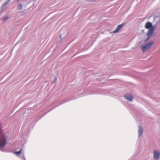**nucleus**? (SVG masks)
Returning <instances> with one entry per match:
<instances>
[{"instance_id": "13", "label": "nucleus", "mask_w": 160, "mask_h": 160, "mask_svg": "<svg viewBox=\"0 0 160 160\" xmlns=\"http://www.w3.org/2000/svg\"><path fill=\"white\" fill-rule=\"evenodd\" d=\"M18 1H19V0H18Z\"/></svg>"}, {"instance_id": "1", "label": "nucleus", "mask_w": 160, "mask_h": 160, "mask_svg": "<svg viewBox=\"0 0 160 160\" xmlns=\"http://www.w3.org/2000/svg\"><path fill=\"white\" fill-rule=\"evenodd\" d=\"M7 143V137L5 134L0 128V149L2 150Z\"/></svg>"}, {"instance_id": "7", "label": "nucleus", "mask_w": 160, "mask_h": 160, "mask_svg": "<svg viewBox=\"0 0 160 160\" xmlns=\"http://www.w3.org/2000/svg\"><path fill=\"white\" fill-rule=\"evenodd\" d=\"M125 97L126 99L128 100V101H132L133 99V97L132 95L125 96Z\"/></svg>"}, {"instance_id": "2", "label": "nucleus", "mask_w": 160, "mask_h": 160, "mask_svg": "<svg viewBox=\"0 0 160 160\" xmlns=\"http://www.w3.org/2000/svg\"><path fill=\"white\" fill-rule=\"evenodd\" d=\"M153 42H151L148 43L145 45H143L141 46L142 50L143 52H144L146 50L150 48L153 45Z\"/></svg>"}, {"instance_id": "12", "label": "nucleus", "mask_w": 160, "mask_h": 160, "mask_svg": "<svg viewBox=\"0 0 160 160\" xmlns=\"http://www.w3.org/2000/svg\"><path fill=\"white\" fill-rule=\"evenodd\" d=\"M149 38V37H148L147 38V39H146V41H147L148 40Z\"/></svg>"}, {"instance_id": "3", "label": "nucleus", "mask_w": 160, "mask_h": 160, "mask_svg": "<svg viewBox=\"0 0 160 160\" xmlns=\"http://www.w3.org/2000/svg\"><path fill=\"white\" fill-rule=\"evenodd\" d=\"M124 25V23H123L121 24L118 25L116 29L113 31V32L114 33H115L118 32Z\"/></svg>"}, {"instance_id": "5", "label": "nucleus", "mask_w": 160, "mask_h": 160, "mask_svg": "<svg viewBox=\"0 0 160 160\" xmlns=\"http://www.w3.org/2000/svg\"><path fill=\"white\" fill-rule=\"evenodd\" d=\"M145 27L146 29H150V28L154 27L152 26V25L151 22H148L146 23Z\"/></svg>"}, {"instance_id": "10", "label": "nucleus", "mask_w": 160, "mask_h": 160, "mask_svg": "<svg viewBox=\"0 0 160 160\" xmlns=\"http://www.w3.org/2000/svg\"><path fill=\"white\" fill-rule=\"evenodd\" d=\"M11 0H7L3 5L2 6H4L6 5Z\"/></svg>"}, {"instance_id": "11", "label": "nucleus", "mask_w": 160, "mask_h": 160, "mask_svg": "<svg viewBox=\"0 0 160 160\" xmlns=\"http://www.w3.org/2000/svg\"><path fill=\"white\" fill-rule=\"evenodd\" d=\"M8 17L6 16V17H4V18H3V21H5V20H7V19H8Z\"/></svg>"}, {"instance_id": "4", "label": "nucleus", "mask_w": 160, "mask_h": 160, "mask_svg": "<svg viewBox=\"0 0 160 160\" xmlns=\"http://www.w3.org/2000/svg\"><path fill=\"white\" fill-rule=\"evenodd\" d=\"M154 29V27H153L149 29L147 33V36L149 37L152 35L153 33Z\"/></svg>"}, {"instance_id": "6", "label": "nucleus", "mask_w": 160, "mask_h": 160, "mask_svg": "<svg viewBox=\"0 0 160 160\" xmlns=\"http://www.w3.org/2000/svg\"><path fill=\"white\" fill-rule=\"evenodd\" d=\"M160 155V153L157 151L154 152L153 157L155 159H158Z\"/></svg>"}, {"instance_id": "8", "label": "nucleus", "mask_w": 160, "mask_h": 160, "mask_svg": "<svg viewBox=\"0 0 160 160\" xmlns=\"http://www.w3.org/2000/svg\"><path fill=\"white\" fill-rule=\"evenodd\" d=\"M143 133V129L141 127L140 128L138 131V134L139 136L140 137L142 134Z\"/></svg>"}, {"instance_id": "9", "label": "nucleus", "mask_w": 160, "mask_h": 160, "mask_svg": "<svg viewBox=\"0 0 160 160\" xmlns=\"http://www.w3.org/2000/svg\"><path fill=\"white\" fill-rule=\"evenodd\" d=\"M22 152V148H21L19 151L15 152L14 153L15 154L17 155H18L20 154Z\"/></svg>"}]
</instances>
